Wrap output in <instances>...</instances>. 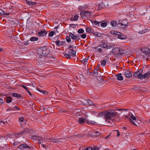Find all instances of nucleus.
<instances>
[{
  "label": "nucleus",
  "instance_id": "obj_8",
  "mask_svg": "<svg viewBox=\"0 0 150 150\" xmlns=\"http://www.w3.org/2000/svg\"><path fill=\"white\" fill-rule=\"evenodd\" d=\"M47 34V32L45 30L41 31L38 33V36L40 37H43Z\"/></svg>",
  "mask_w": 150,
  "mask_h": 150
},
{
  "label": "nucleus",
  "instance_id": "obj_16",
  "mask_svg": "<svg viewBox=\"0 0 150 150\" xmlns=\"http://www.w3.org/2000/svg\"><path fill=\"white\" fill-rule=\"evenodd\" d=\"M68 53L72 56L74 57L76 56V52L73 49H70L68 52Z\"/></svg>",
  "mask_w": 150,
  "mask_h": 150
},
{
  "label": "nucleus",
  "instance_id": "obj_55",
  "mask_svg": "<svg viewBox=\"0 0 150 150\" xmlns=\"http://www.w3.org/2000/svg\"><path fill=\"white\" fill-rule=\"evenodd\" d=\"M96 77L97 78V79L98 80H101L102 79V77L100 76H97Z\"/></svg>",
  "mask_w": 150,
  "mask_h": 150
},
{
  "label": "nucleus",
  "instance_id": "obj_3",
  "mask_svg": "<svg viewBox=\"0 0 150 150\" xmlns=\"http://www.w3.org/2000/svg\"><path fill=\"white\" fill-rule=\"evenodd\" d=\"M18 148L21 150H33L32 147L26 143L21 144L18 146Z\"/></svg>",
  "mask_w": 150,
  "mask_h": 150
},
{
  "label": "nucleus",
  "instance_id": "obj_5",
  "mask_svg": "<svg viewBox=\"0 0 150 150\" xmlns=\"http://www.w3.org/2000/svg\"><path fill=\"white\" fill-rule=\"evenodd\" d=\"M110 33L113 35H115V37L117 38H121V36H124L121 33L119 32H117L114 30H112L110 31Z\"/></svg>",
  "mask_w": 150,
  "mask_h": 150
},
{
  "label": "nucleus",
  "instance_id": "obj_15",
  "mask_svg": "<svg viewBox=\"0 0 150 150\" xmlns=\"http://www.w3.org/2000/svg\"><path fill=\"white\" fill-rule=\"evenodd\" d=\"M116 76L117 77V79L119 81H121L123 80V77L120 73L117 74L116 75Z\"/></svg>",
  "mask_w": 150,
  "mask_h": 150
},
{
  "label": "nucleus",
  "instance_id": "obj_9",
  "mask_svg": "<svg viewBox=\"0 0 150 150\" xmlns=\"http://www.w3.org/2000/svg\"><path fill=\"white\" fill-rule=\"evenodd\" d=\"M51 142H52L54 143H56L57 142H62L63 141V139L62 138H60L59 139H55L54 138H52L49 139Z\"/></svg>",
  "mask_w": 150,
  "mask_h": 150
},
{
  "label": "nucleus",
  "instance_id": "obj_37",
  "mask_svg": "<svg viewBox=\"0 0 150 150\" xmlns=\"http://www.w3.org/2000/svg\"><path fill=\"white\" fill-rule=\"evenodd\" d=\"M86 30L87 32L88 33H91L92 31L91 29V28L88 27L86 28Z\"/></svg>",
  "mask_w": 150,
  "mask_h": 150
},
{
  "label": "nucleus",
  "instance_id": "obj_4",
  "mask_svg": "<svg viewBox=\"0 0 150 150\" xmlns=\"http://www.w3.org/2000/svg\"><path fill=\"white\" fill-rule=\"evenodd\" d=\"M141 51L142 52L145 54L147 55H150V50H149L148 47H142L141 49Z\"/></svg>",
  "mask_w": 150,
  "mask_h": 150
},
{
  "label": "nucleus",
  "instance_id": "obj_64",
  "mask_svg": "<svg viewBox=\"0 0 150 150\" xmlns=\"http://www.w3.org/2000/svg\"><path fill=\"white\" fill-rule=\"evenodd\" d=\"M87 150H93V147H87Z\"/></svg>",
  "mask_w": 150,
  "mask_h": 150
},
{
  "label": "nucleus",
  "instance_id": "obj_38",
  "mask_svg": "<svg viewBox=\"0 0 150 150\" xmlns=\"http://www.w3.org/2000/svg\"><path fill=\"white\" fill-rule=\"evenodd\" d=\"M93 104L94 103L92 101L88 99V104L87 105H93Z\"/></svg>",
  "mask_w": 150,
  "mask_h": 150
},
{
  "label": "nucleus",
  "instance_id": "obj_60",
  "mask_svg": "<svg viewBox=\"0 0 150 150\" xmlns=\"http://www.w3.org/2000/svg\"><path fill=\"white\" fill-rule=\"evenodd\" d=\"M115 45L112 44H110V46L109 47V49L112 48L113 47H114Z\"/></svg>",
  "mask_w": 150,
  "mask_h": 150
},
{
  "label": "nucleus",
  "instance_id": "obj_42",
  "mask_svg": "<svg viewBox=\"0 0 150 150\" xmlns=\"http://www.w3.org/2000/svg\"><path fill=\"white\" fill-rule=\"evenodd\" d=\"M84 30L83 29H80L78 30V33H82L84 32Z\"/></svg>",
  "mask_w": 150,
  "mask_h": 150
},
{
  "label": "nucleus",
  "instance_id": "obj_12",
  "mask_svg": "<svg viewBox=\"0 0 150 150\" xmlns=\"http://www.w3.org/2000/svg\"><path fill=\"white\" fill-rule=\"evenodd\" d=\"M55 43L57 46H60L64 45L65 42L63 41H59V40H57L55 41Z\"/></svg>",
  "mask_w": 150,
  "mask_h": 150
},
{
  "label": "nucleus",
  "instance_id": "obj_11",
  "mask_svg": "<svg viewBox=\"0 0 150 150\" xmlns=\"http://www.w3.org/2000/svg\"><path fill=\"white\" fill-rule=\"evenodd\" d=\"M102 42L103 44L101 45V47H103V48H105L107 49H109V47L110 46V44L109 43H107V44L106 42H104H104H103V41H102Z\"/></svg>",
  "mask_w": 150,
  "mask_h": 150
},
{
  "label": "nucleus",
  "instance_id": "obj_50",
  "mask_svg": "<svg viewBox=\"0 0 150 150\" xmlns=\"http://www.w3.org/2000/svg\"><path fill=\"white\" fill-rule=\"evenodd\" d=\"M37 90L38 91H39L40 92L44 94H45V93H46V92L45 91L41 90L39 88H37Z\"/></svg>",
  "mask_w": 150,
  "mask_h": 150
},
{
  "label": "nucleus",
  "instance_id": "obj_1",
  "mask_svg": "<svg viewBox=\"0 0 150 150\" xmlns=\"http://www.w3.org/2000/svg\"><path fill=\"white\" fill-rule=\"evenodd\" d=\"M122 110V109H120L119 110H110L100 113V115L103 116L104 118L105 119V121L110 123V121H112L114 119V117H116L118 118L119 117V115H118V112L117 111H120Z\"/></svg>",
  "mask_w": 150,
  "mask_h": 150
},
{
  "label": "nucleus",
  "instance_id": "obj_62",
  "mask_svg": "<svg viewBox=\"0 0 150 150\" xmlns=\"http://www.w3.org/2000/svg\"><path fill=\"white\" fill-rule=\"evenodd\" d=\"M97 51L99 53L101 52H102V49L100 48H99L97 50Z\"/></svg>",
  "mask_w": 150,
  "mask_h": 150
},
{
  "label": "nucleus",
  "instance_id": "obj_58",
  "mask_svg": "<svg viewBox=\"0 0 150 150\" xmlns=\"http://www.w3.org/2000/svg\"><path fill=\"white\" fill-rule=\"evenodd\" d=\"M4 103V101L3 99L1 98H0V105L1 104Z\"/></svg>",
  "mask_w": 150,
  "mask_h": 150
},
{
  "label": "nucleus",
  "instance_id": "obj_31",
  "mask_svg": "<svg viewBox=\"0 0 150 150\" xmlns=\"http://www.w3.org/2000/svg\"><path fill=\"white\" fill-rule=\"evenodd\" d=\"M20 48L21 51L22 52H24V51H26L27 50V48L23 46H21Z\"/></svg>",
  "mask_w": 150,
  "mask_h": 150
},
{
  "label": "nucleus",
  "instance_id": "obj_43",
  "mask_svg": "<svg viewBox=\"0 0 150 150\" xmlns=\"http://www.w3.org/2000/svg\"><path fill=\"white\" fill-rule=\"evenodd\" d=\"M6 119H5L4 121H1L0 122V123L1 124L3 123V124H4L6 125L8 124V122L7 121H6Z\"/></svg>",
  "mask_w": 150,
  "mask_h": 150
},
{
  "label": "nucleus",
  "instance_id": "obj_36",
  "mask_svg": "<svg viewBox=\"0 0 150 150\" xmlns=\"http://www.w3.org/2000/svg\"><path fill=\"white\" fill-rule=\"evenodd\" d=\"M137 77L139 79H144L143 75L139 72V73L138 74Z\"/></svg>",
  "mask_w": 150,
  "mask_h": 150
},
{
  "label": "nucleus",
  "instance_id": "obj_28",
  "mask_svg": "<svg viewBox=\"0 0 150 150\" xmlns=\"http://www.w3.org/2000/svg\"><path fill=\"white\" fill-rule=\"evenodd\" d=\"M88 59V57L84 58L81 61L82 63L84 64V65H86L87 64Z\"/></svg>",
  "mask_w": 150,
  "mask_h": 150
},
{
  "label": "nucleus",
  "instance_id": "obj_13",
  "mask_svg": "<svg viewBox=\"0 0 150 150\" xmlns=\"http://www.w3.org/2000/svg\"><path fill=\"white\" fill-rule=\"evenodd\" d=\"M26 2L27 4L30 6H35L37 4L36 2H32L30 1H28L27 0H26Z\"/></svg>",
  "mask_w": 150,
  "mask_h": 150
},
{
  "label": "nucleus",
  "instance_id": "obj_56",
  "mask_svg": "<svg viewBox=\"0 0 150 150\" xmlns=\"http://www.w3.org/2000/svg\"><path fill=\"white\" fill-rule=\"evenodd\" d=\"M19 120L21 122H23L24 120V118H23V117H19Z\"/></svg>",
  "mask_w": 150,
  "mask_h": 150
},
{
  "label": "nucleus",
  "instance_id": "obj_10",
  "mask_svg": "<svg viewBox=\"0 0 150 150\" xmlns=\"http://www.w3.org/2000/svg\"><path fill=\"white\" fill-rule=\"evenodd\" d=\"M81 14H84V15L88 17H90L91 16V13L89 11H85V12L81 11Z\"/></svg>",
  "mask_w": 150,
  "mask_h": 150
},
{
  "label": "nucleus",
  "instance_id": "obj_48",
  "mask_svg": "<svg viewBox=\"0 0 150 150\" xmlns=\"http://www.w3.org/2000/svg\"><path fill=\"white\" fill-rule=\"evenodd\" d=\"M13 110L16 111L19 110V108L16 106L12 108Z\"/></svg>",
  "mask_w": 150,
  "mask_h": 150
},
{
  "label": "nucleus",
  "instance_id": "obj_46",
  "mask_svg": "<svg viewBox=\"0 0 150 150\" xmlns=\"http://www.w3.org/2000/svg\"><path fill=\"white\" fill-rule=\"evenodd\" d=\"M103 3H100L98 5V8L99 9H100L103 7Z\"/></svg>",
  "mask_w": 150,
  "mask_h": 150
},
{
  "label": "nucleus",
  "instance_id": "obj_30",
  "mask_svg": "<svg viewBox=\"0 0 150 150\" xmlns=\"http://www.w3.org/2000/svg\"><path fill=\"white\" fill-rule=\"evenodd\" d=\"M79 18V16L78 15H76L74 16V18L72 17L71 18V21H77Z\"/></svg>",
  "mask_w": 150,
  "mask_h": 150
},
{
  "label": "nucleus",
  "instance_id": "obj_41",
  "mask_svg": "<svg viewBox=\"0 0 150 150\" xmlns=\"http://www.w3.org/2000/svg\"><path fill=\"white\" fill-rule=\"evenodd\" d=\"M75 37V35L71 33H70L69 34V36H68L66 37V38H74Z\"/></svg>",
  "mask_w": 150,
  "mask_h": 150
},
{
  "label": "nucleus",
  "instance_id": "obj_6",
  "mask_svg": "<svg viewBox=\"0 0 150 150\" xmlns=\"http://www.w3.org/2000/svg\"><path fill=\"white\" fill-rule=\"evenodd\" d=\"M136 119V117L134 116L132 114L130 115L129 119L130 121L134 125L137 126V125L136 124L135 122L133 121H135Z\"/></svg>",
  "mask_w": 150,
  "mask_h": 150
},
{
  "label": "nucleus",
  "instance_id": "obj_33",
  "mask_svg": "<svg viewBox=\"0 0 150 150\" xmlns=\"http://www.w3.org/2000/svg\"><path fill=\"white\" fill-rule=\"evenodd\" d=\"M150 75V71H148L146 73L144 74L143 75L144 79L148 77V76Z\"/></svg>",
  "mask_w": 150,
  "mask_h": 150
},
{
  "label": "nucleus",
  "instance_id": "obj_18",
  "mask_svg": "<svg viewBox=\"0 0 150 150\" xmlns=\"http://www.w3.org/2000/svg\"><path fill=\"white\" fill-rule=\"evenodd\" d=\"M93 35L96 37H101L104 36L103 34H101L98 32H95L93 33Z\"/></svg>",
  "mask_w": 150,
  "mask_h": 150
},
{
  "label": "nucleus",
  "instance_id": "obj_20",
  "mask_svg": "<svg viewBox=\"0 0 150 150\" xmlns=\"http://www.w3.org/2000/svg\"><path fill=\"white\" fill-rule=\"evenodd\" d=\"M100 26L103 27V28H104L107 25V23H106V21H103L101 22H100Z\"/></svg>",
  "mask_w": 150,
  "mask_h": 150
},
{
  "label": "nucleus",
  "instance_id": "obj_29",
  "mask_svg": "<svg viewBox=\"0 0 150 150\" xmlns=\"http://www.w3.org/2000/svg\"><path fill=\"white\" fill-rule=\"evenodd\" d=\"M91 74H93L94 76H97L98 74V70L97 69H95L92 72Z\"/></svg>",
  "mask_w": 150,
  "mask_h": 150
},
{
  "label": "nucleus",
  "instance_id": "obj_63",
  "mask_svg": "<svg viewBox=\"0 0 150 150\" xmlns=\"http://www.w3.org/2000/svg\"><path fill=\"white\" fill-rule=\"evenodd\" d=\"M67 41L68 42H70L71 41V38H66Z\"/></svg>",
  "mask_w": 150,
  "mask_h": 150
},
{
  "label": "nucleus",
  "instance_id": "obj_53",
  "mask_svg": "<svg viewBox=\"0 0 150 150\" xmlns=\"http://www.w3.org/2000/svg\"><path fill=\"white\" fill-rule=\"evenodd\" d=\"M12 144L14 146H16L18 144V142H17L14 141L13 142Z\"/></svg>",
  "mask_w": 150,
  "mask_h": 150
},
{
  "label": "nucleus",
  "instance_id": "obj_7",
  "mask_svg": "<svg viewBox=\"0 0 150 150\" xmlns=\"http://www.w3.org/2000/svg\"><path fill=\"white\" fill-rule=\"evenodd\" d=\"M112 52L115 54L119 55L120 50L117 47H115L112 50Z\"/></svg>",
  "mask_w": 150,
  "mask_h": 150
},
{
  "label": "nucleus",
  "instance_id": "obj_32",
  "mask_svg": "<svg viewBox=\"0 0 150 150\" xmlns=\"http://www.w3.org/2000/svg\"><path fill=\"white\" fill-rule=\"evenodd\" d=\"M0 15H8L9 13L5 12L3 11L2 10L0 9Z\"/></svg>",
  "mask_w": 150,
  "mask_h": 150
},
{
  "label": "nucleus",
  "instance_id": "obj_45",
  "mask_svg": "<svg viewBox=\"0 0 150 150\" xmlns=\"http://www.w3.org/2000/svg\"><path fill=\"white\" fill-rule=\"evenodd\" d=\"M120 50V52H119V55L120 54H122L124 53V51H125L124 50H122V49H119Z\"/></svg>",
  "mask_w": 150,
  "mask_h": 150
},
{
  "label": "nucleus",
  "instance_id": "obj_2",
  "mask_svg": "<svg viewBox=\"0 0 150 150\" xmlns=\"http://www.w3.org/2000/svg\"><path fill=\"white\" fill-rule=\"evenodd\" d=\"M36 50L37 54L40 58L47 56L49 53V48L47 46H44L38 48Z\"/></svg>",
  "mask_w": 150,
  "mask_h": 150
},
{
  "label": "nucleus",
  "instance_id": "obj_21",
  "mask_svg": "<svg viewBox=\"0 0 150 150\" xmlns=\"http://www.w3.org/2000/svg\"><path fill=\"white\" fill-rule=\"evenodd\" d=\"M85 119L83 117H80L78 120V122L80 124H83L85 122Z\"/></svg>",
  "mask_w": 150,
  "mask_h": 150
},
{
  "label": "nucleus",
  "instance_id": "obj_25",
  "mask_svg": "<svg viewBox=\"0 0 150 150\" xmlns=\"http://www.w3.org/2000/svg\"><path fill=\"white\" fill-rule=\"evenodd\" d=\"M100 133H101L100 132L97 131L93 132H92V135L96 137L98 136V135H99L100 134Z\"/></svg>",
  "mask_w": 150,
  "mask_h": 150
},
{
  "label": "nucleus",
  "instance_id": "obj_24",
  "mask_svg": "<svg viewBox=\"0 0 150 150\" xmlns=\"http://www.w3.org/2000/svg\"><path fill=\"white\" fill-rule=\"evenodd\" d=\"M20 39H21L22 41L24 40V42H23V43L24 42V45H27L29 44V42H30L29 39H28V40H27L26 39H25V38H24V39H22L21 38H20Z\"/></svg>",
  "mask_w": 150,
  "mask_h": 150
},
{
  "label": "nucleus",
  "instance_id": "obj_27",
  "mask_svg": "<svg viewBox=\"0 0 150 150\" xmlns=\"http://www.w3.org/2000/svg\"><path fill=\"white\" fill-rule=\"evenodd\" d=\"M12 95L14 97H16L18 98H20L21 97V95L17 93H13Z\"/></svg>",
  "mask_w": 150,
  "mask_h": 150
},
{
  "label": "nucleus",
  "instance_id": "obj_51",
  "mask_svg": "<svg viewBox=\"0 0 150 150\" xmlns=\"http://www.w3.org/2000/svg\"><path fill=\"white\" fill-rule=\"evenodd\" d=\"M64 56L68 58H70L71 57L70 55L67 53L64 54Z\"/></svg>",
  "mask_w": 150,
  "mask_h": 150
},
{
  "label": "nucleus",
  "instance_id": "obj_22",
  "mask_svg": "<svg viewBox=\"0 0 150 150\" xmlns=\"http://www.w3.org/2000/svg\"><path fill=\"white\" fill-rule=\"evenodd\" d=\"M148 30L147 29H144V30H140L139 31H138V33L141 35L145 33H146L148 31Z\"/></svg>",
  "mask_w": 150,
  "mask_h": 150
},
{
  "label": "nucleus",
  "instance_id": "obj_47",
  "mask_svg": "<svg viewBox=\"0 0 150 150\" xmlns=\"http://www.w3.org/2000/svg\"><path fill=\"white\" fill-rule=\"evenodd\" d=\"M142 27L140 25H138L137 26V28L138 29L137 30L139 31L140 30H142Z\"/></svg>",
  "mask_w": 150,
  "mask_h": 150
},
{
  "label": "nucleus",
  "instance_id": "obj_54",
  "mask_svg": "<svg viewBox=\"0 0 150 150\" xmlns=\"http://www.w3.org/2000/svg\"><path fill=\"white\" fill-rule=\"evenodd\" d=\"M86 35L85 34H83L81 35V38H86Z\"/></svg>",
  "mask_w": 150,
  "mask_h": 150
},
{
  "label": "nucleus",
  "instance_id": "obj_40",
  "mask_svg": "<svg viewBox=\"0 0 150 150\" xmlns=\"http://www.w3.org/2000/svg\"><path fill=\"white\" fill-rule=\"evenodd\" d=\"M88 99L84 100H83V102L84 105H87L88 104Z\"/></svg>",
  "mask_w": 150,
  "mask_h": 150
},
{
  "label": "nucleus",
  "instance_id": "obj_61",
  "mask_svg": "<svg viewBox=\"0 0 150 150\" xmlns=\"http://www.w3.org/2000/svg\"><path fill=\"white\" fill-rule=\"evenodd\" d=\"M100 22H98L97 21H95L94 22L95 24L96 25H99L100 24Z\"/></svg>",
  "mask_w": 150,
  "mask_h": 150
},
{
  "label": "nucleus",
  "instance_id": "obj_59",
  "mask_svg": "<svg viewBox=\"0 0 150 150\" xmlns=\"http://www.w3.org/2000/svg\"><path fill=\"white\" fill-rule=\"evenodd\" d=\"M41 140L42 142V143H44L45 142V139L43 138H42L41 137V139L39 140Z\"/></svg>",
  "mask_w": 150,
  "mask_h": 150
},
{
  "label": "nucleus",
  "instance_id": "obj_49",
  "mask_svg": "<svg viewBox=\"0 0 150 150\" xmlns=\"http://www.w3.org/2000/svg\"><path fill=\"white\" fill-rule=\"evenodd\" d=\"M85 122L88 124H90V121L88 120L85 119Z\"/></svg>",
  "mask_w": 150,
  "mask_h": 150
},
{
  "label": "nucleus",
  "instance_id": "obj_19",
  "mask_svg": "<svg viewBox=\"0 0 150 150\" xmlns=\"http://www.w3.org/2000/svg\"><path fill=\"white\" fill-rule=\"evenodd\" d=\"M127 22H126V24H124V23H119V25H120L121 28L123 29H125L126 27L127 26Z\"/></svg>",
  "mask_w": 150,
  "mask_h": 150
},
{
  "label": "nucleus",
  "instance_id": "obj_26",
  "mask_svg": "<svg viewBox=\"0 0 150 150\" xmlns=\"http://www.w3.org/2000/svg\"><path fill=\"white\" fill-rule=\"evenodd\" d=\"M32 139L33 140H38L41 139V137L36 135H33L32 137Z\"/></svg>",
  "mask_w": 150,
  "mask_h": 150
},
{
  "label": "nucleus",
  "instance_id": "obj_23",
  "mask_svg": "<svg viewBox=\"0 0 150 150\" xmlns=\"http://www.w3.org/2000/svg\"><path fill=\"white\" fill-rule=\"evenodd\" d=\"M110 24L113 28H115L117 25V23L115 21H111L110 22Z\"/></svg>",
  "mask_w": 150,
  "mask_h": 150
},
{
  "label": "nucleus",
  "instance_id": "obj_52",
  "mask_svg": "<svg viewBox=\"0 0 150 150\" xmlns=\"http://www.w3.org/2000/svg\"><path fill=\"white\" fill-rule=\"evenodd\" d=\"M100 148L96 146L93 147V150H99Z\"/></svg>",
  "mask_w": 150,
  "mask_h": 150
},
{
  "label": "nucleus",
  "instance_id": "obj_14",
  "mask_svg": "<svg viewBox=\"0 0 150 150\" xmlns=\"http://www.w3.org/2000/svg\"><path fill=\"white\" fill-rule=\"evenodd\" d=\"M125 75L127 78H129L132 75V74L130 71H126L124 72Z\"/></svg>",
  "mask_w": 150,
  "mask_h": 150
},
{
  "label": "nucleus",
  "instance_id": "obj_17",
  "mask_svg": "<svg viewBox=\"0 0 150 150\" xmlns=\"http://www.w3.org/2000/svg\"><path fill=\"white\" fill-rule=\"evenodd\" d=\"M30 129L29 128H25L24 129L22 132H21V134H25L27 133H29L30 132Z\"/></svg>",
  "mask_w": 150,
  "mask_h": 150
},
{
  "label": "nucleus",
  "instance_id": "obj_39",
  "mask_svg": "<svg viewBox=\"0 0 150 150\" xmlns=\"http://www.w3.org/2000/svg\"><path fill=\"white\" fill-rule=\"evenodd\" d=\"M106 62L105 60H104L103 61L101 62V64L103 67L105 66L106 64Z\"/></svg>",
  "mask_w": 150,
  "mask_h": 150
},
{
  "label": "nucleus",
  "instance_id": "obj_57",
  "mask_svg": "<svg viewBox=\"0 0 150 150\" xmlns=\"http://www.w3.org/2000/svg\"><path fill=\"white\" fill-rule=\"evenodd\" d=\"M139 73V72H135L133 74V76L134 77H136V76H138V74Z\"/></svg>",
  "mask_w": 150,
  "mask_h": 150
},
{
  "label": "nucleus",
  "instance_id": "obj_34",
  "mask_svg": "<svg viewBox=\"0 0 150 150\" xmlns=\"http://www.w3.org/2000/svg\"><path fill=\"white\" fill-rule=\"evenodd\" d=\"M55 34V33L54 31H51L48 34L49 36L51 37L53 36Z\"/></svg>",
  "mask_w": 150,
  "mask_h": 150
},
{
  "label": "nucleus",
  "instance_id": "obj_44",
  "mask_svg": "<svg viewBox=\"0 0 150 150\" xmlns=\"http://www.w3.org/2000/svg\"><path fill=\"white\" fill-rule=\"evenodd\" d=\"M38 38H30L29 39L32 42H33L35 41H37L38 40Z\"/></svg>",
  "mask_w": 150,
  "mask_h": 150
},
{
  "label": "nucleus",
  "instance_id": "obj_35",
  "mask_svg": "<svg viewBox=\"0 0 150 150\" xmlns=\"http://www.w3.org/2000/svg\"><path fill=\"white\" fill-rule=\"evenodd\" d=\"M12 98L10 97H7L6 98V102L7 103H9L11 102Z\"/></svg>",
  "mask_w": 150,
  "mask_h": 150
}]
</instances>
